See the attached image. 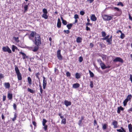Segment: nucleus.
Listing matches in <instances>:
<instances>
[{
    "label": "nucleus",
    "mask_w": 132,
    "mask_h": 132,
    "mask_svg": "<svg viewBox=\"0 0 132 132\" xmlns=\"http://www.w3.org/2000/svg\"><path fill=\"white\" fill-rule=\"evenodd\" d=\"M39 46H37L36 45L34 47V49H33L32 51L34 52H35L37 51L38 50L39 48Z\"/></svg>",
    "instance_id": "obj_26"
},
{
    "label": "nucleus",
    "mask_w": 132,
    "mask_h": 132,
    "mask_svg": "<svg viewBox=\"0 0 132 132\" xmlns=\"http://www.w3.org/2000/svg\"><path fill=\"white\" fill-rule=\"evenodd\" d=\"M97 61L100 64L101 63H102V61L100 59H98L97 60Z\"/></svg>",
    "instance_id": "obj_56"
},
{
    "label": "nucleus",
    "mask_w": 132,
    "mask_h": 132,
    "mask_svg": "<svg viewBox=\"0 0 132 132\" xmlns=\"http://www.w3.org/2000/svg\"><path fill=\"white\" fill-rule=\"evenodd\" d=\"M103 19L105 21H110L113 19V16H109L106 14H104L102 16Z\"/></svg>",
    "instance_id": "obj_4"
},
{
    "label": "nucleus",
    "mask_w": 132,
    "mask_h": 132,
    "mask_svg": "<svg viewBox=\"0 0 132 132\" xmlns=\"http://www.w3.org/2000/svg\"><path fill=\"white\" fill-rule=\"evenodd\" d=\"M24 8L25 11H27L28 9V5H25L24 6Z\"/></svg>",
    "instance_id": "obj_49"
},
{
    "label": "nucleus",
    "mask_w": 132,
    "mask_h": 132,
    "mask_svg": "<svg viewBox=\"0 0 132 132\" xmlns=\"http://www.w3.org/2000/svg\"><path fill=\"white\" fill-rule=\"evenodd\" d=\"M132 97V96L131 94L128 95L126 98V99L128 100V101H130Z\"/></svg>",
    "instance_id": "obj_32"
},
{
    "label": "nucleus",
    "mask_w": 132,
    "mask_h": 132,
    "mask_svg": "<svg viewBox=\"0 0 132 132\" xmlns=\"http://www.w3.org/2000/svg\"><path fill=\"white\" fill-rule=\"evenodd\" d=\"M12 51L13 52H14L15 51V45H12Z\"/></svg>",
    "instance_id": "obj_48"
},
{
    "label": "nucleus",
    "mask_w": 132,
    "mask_h": 132,
    "mask_svg": "<svg viewBox=\"0 0 132 132\" xmlns=\"http://www.w3.org/2000/svg\"><path fill=\"white\" fill-rule=\"evenodd\" d=\"M94 125L95 126L96 125H97V123L96 120H94Z\"/></svg>",
    "instance_id": "obj_62"
},
{
    "label": "nucleus",
    "mask_w": 132,
    "mask_h": 132,
    "mask_svg": "<svg viewBox=\"0 0 132 132\" xmlns=\"http://www.w3.org/2000/svg\"><path fill=\"white\" fill-rule=\"evenodd\" d=\"M15 70L18 79L19 80H22V78L21 74L20 72L18 67L16 65H15Z\"/></svg>",
    "instance_id": "obj_2"
},
{
    "label": "nucleus",
    "mask_w": 132,
    "mask_h": 132,
    "mask_svg": "<svg viewBox=\"0 0 132 132\" xmlns=\"http://www.w3.org/2000/svg\"><path fill=\"white\" fill-rule=\"evenodd\" d=\"M61 50H58L57 52V56L58 59L59 60H62V56L61 53Z\"/></svg>",
    "instance_id": "obj_7"
},
{
    "label": "nucleus",
    "mask_w": 132,
    "mask_h": 132,
    "mask_svg": "<svg viewBox=\"0 0 132 132\" xmlns=\"http://www.w3.org/2000/svg\"><path fill=\"white\" fill-rule=\"evenodd\" d=\"M74 18L75 19H78L79 18L78 15L77 14L75 15Z\"/></svg>",
    "instance_id": "obj_51"
},
{
    "label": "nucleus",
    "mask_w": 132,
    "mask_h": 132,
    "mask_svg": "<svg viewBox=\"0 0 132 132\" xmlns=\"http://www.w3.org/2000/svg\"><path fill=\"white\" fill-rule=\"evenodd\" d=\"M89 72L90 75V76L91 77H94V75L93 72H92L90 70H89Z\"/></svg>",
    "instance_id": "obj_35"
},
{
    "label": "nucleus",
    "mask_w": 132,
    "mask_h": 132,
    "mask_svg": "<svg viewBox=\"0 0 132 132\" xmlns=\"http://www.w3.org/2000/svg\"><path fill=\"white\" fill-rule=\"evenodd\" d=\"M128 127L129 132H132V125L131 123L128 125Z\"/></svg>",
    "instance_id": "obj_23"
},
{
    "label": "nucleus",
    "mask_w": 132,
    "mask_h": 132,
    "mask_svg": "<svg viewBox=\"0 0 132 132\" xmlns=\"http://www.w3.org/2000/svg\"><path fill=\"white\" fill-rule=\"evenodd\" d=\"M17 117V114L15 113L14 114V117L12 119V120L13 121H14L16 119Z\"/></svg>",
    "instance_id": "obj_30"
},
{
    "label": "nucleus",
    "mask_w": 132,
    "mask_h": 132,
    "mask_svg": "<svg viewBox=\"0 0 132 132\" xmlns=\"http://www.w3.org/2000/svg\"><path fill=\"white\" fill-rule=\"evenodd\" d=\"M2 50L3 52H7L9 53H12L11 50L9 47L7 46L6 47H3L2 48Z\"/></svg>",
    "instance_id": "obj_5"
},
{
    "label": "nucleus",
    "mask_w": 132,
    "mask_h": 132,
    "mask_svg": "<svg viewBox=\"0 0 132 132\" xmlns=\"http://www.w3.org/2000/svg\"><path fill=\"white\" fill-rule=\"evenodd\" d=\"M128 112L130 113V111L132 112V108H130L129 109H128L127 110Z\"/></svg>",
    "instance_id": "obj_64"
},
{
    "label": "nucleus",
    "mask_w": 132,
    "mask_h": 132,
    "mask_svg": "<svg viewBox=\"0 0 132 132\" xmlns=\"http://www.w3.org/2000/svg\"><path fill=\"white\" fill-rule=\"evenodd\" d=\"M121 34L120 36V37L121 38L123 39L125 37V35L123 34L122 33H121Z\"/></svg>",
    "instance_id": "obj_46"
},
{
    "label": "nucleus",
    "mask_w": 132,
    "mask_h": 132,
    "mask_svg": "<svg viewBox=\"0 0 132 132\" xmlns=\"http://www.w3.org/2000/svg\"><path fill=\"white\" fill-rule=\"evenodd\" d=\"M112 40L109 38L106 39V41L108 43L109 45H111L112 44Z\"/></svg>",
    "instance_id": "obj_33"
},
{
    "label": "nucleus",
    "mask_w": 132,
    "mask_h": 132,
    "mask_svg": "<svg viewBox=\"0 0 132 132\" xmlns=\"http://www.w3.org/2000/svg\"><path fill=\"white\" fill-rule=\"evenodd\" d=\"M15 40L16 41V42L18 43L19 42V37H17L16 38L14 37Z\"/></svg>",
    "instance_id": "obj_58"
},
{
    "label": "nucleus",
    "mask_w": 132,
    "mask_h": 132,
    "mask_svg": "<svg viewBox=\"0 0 132 132\" xmlns=\"http://www.w3.org/2000/svg\"><path fill=\"white\" fill-rule=\"evenodd\" d=\"M66 76L68 77H69L71 76V74L69 72H67L66 73Z\"/></svg>",
    "instance_id": "obj_53"
},
{
    "label": "nucleus",
    "mask_w": 132,
    "mask_h": 132,
    "mask_svg": "<svg viewBox=\"0 0 132 132\" xmlns=\"http://www.w3.org/2000/svg\"><path fill=\"white\" fill-rule=\"evenodd\" d=\"M129 18V19L131 21H132V17L131 16L130 14H128Z\"/></svg>",
    "instance_id": "obj_61"
},
{
    "label": "nucleus",
    "mask_w": 132,
    "mask_h": 132,
    "mask_svg": "<svg viewBox=\"0 0 132 132\" xmlns=\"http://www.w3.org/2000/svg\"><path fill=\"white\" fill-rule=\"evenodd\" d=\"M19 53L20 54L22 55V58L23 60H24L26 59H28L29 58V56H27L25 53L22 52H19Z\"/></svg>",
    "instance_id": "obj_9"
},
{
    "label": "nucleus",
    "mask_w": 132,
    "mask_h": 132,
    "mask_svg": "<svg viewBox=\"0 0 132 132\" xmlns=\"http://www.w3.org/2000/svg\"><path fill=\"white\" fill-rule=\"evenodd\" d=\"M86 29L87 31H90V28H89L88 26H87L86 27Z\"/></svg>",
    "instance_id": "obj_63"
},
{
    "label": "nucleus",
    "mask_w": 132,
    "mask_h": 132,
    "mask_svg": "<svg viewBox=\"0 0 132 132\" xmlns=\"http://www.w3.org/2000/svg\"><path fill=\"white\" fill-rule=\"evenodd\" d=\"M100 65L102 69H106V66L105 64L102 62L100 64Z\"/></svg>",
    "instance_id": "obj_21"
},
{
    "label": "nucleus",
    "mask_w": 132,
    "mask_h": 132,
    "mask_svg": "<svg viewBox=\"0 0 132 132\" xmlns=\"http://www.w3.org/2000/svg\"><path fill=\"white\" fill-rule=\"evenodd\" d=\"M66 123V119L65 118L63 119L61 121V124H65Z\"/></svg>",
    "instance_id": "obj_38"
},
{
    "label": "nucleus",
    "mask_w": 132,
    "mask_h": 132,
    "mask_svg": "<svg viewBox=\"0 0 132 132\" xmlns=\"http://www.w3.org/2000/svg\"><path fill=\"white\" fill-rule=\"evenodd\" d=\"M54 72L55 74L56 75H58L59 73V70L56 68H54Z\"/></svg>",
    "instance_id": "obj_34"
},
{
    "label": "nucleus",
    "mask_w": 132,
    "mask_h": 132,
    "mask_svg": "<svg viewBox=\"0 0 132 132\" xmlns=\"http://www.w3.org/2000/svg\"><path fill=\"white\" fill-rule=\"evenodd\" d=\"M32 124L34 125L35 129L37 127V123L35 121H33L32 122Z\"/></svg>",
    "instance_id": "obj_41"
},
{
    "label": "nucleus",
    "mask_w": 132,
    "mask_h": 132,
    "mask_svg": "<svg viewBox=\"0 0 132 132\" xmlns=\"http://www.w3.org/2000/svg\"><path fill=\"white\" fill-rule=\"evenodd\" d=\"M7 97L10 100H12L13 98V94L12 93H8L7 95Z\"/></svg>",
    "instance_id": "obj_18"
},
{
    "label": "nucleus",
    "mask_w": 132,
    "mask_h": 132,
    "mask_svg": "<svg viewBox=\"0 0 132 132\" xmlns=\"http://www.w3.org/2000/svg\"><path fill=\"white\" fill-rule=\"evenodd\" d=\"M47 121L45 119H43V120L42 124L43 125H46V123L47 122Z\"/></svg>",
    "instance_id": "obj_39"
},
{
    "label": "nucleus",
    "mask_w": 132,
    "mask_h": 132,
    "mask_svg": "<svg viewBox=\"0 0 132 132\" xmlns=\"http://www.w3.org/2000/svg\"><path fill=\"white\" fill-rule=\"evenodd\" d=\"M42 11L44 13L43 14H47L48 13V12L47 10L46 9L44 8L43 9Z\"/></svg>",
    "instance_id": "obj_40"
},
{
    "label": "nucleus",
    "mask_w": 132,
    "mask_h": 132,
    "mask_svg": "<svg viewBox=\"0 0 132 132\" xmlns=\"http://www.w3.org/2000/svg\"><path fill=\"white\" fill-rule=\"evenodd\" d=\"M40 75V74L39 72H38L36 73L35 74V75L36 76V78L38 79L39 80V75Z\"/></svg>",
    "instance_id": "obj_44"
},
{
    "label": "nucleus",
    "mask_w": 132,
    "mask_h": 132,
    "mask_svg": "<svg viewBox=\"0 0 132 132\" xmlns=\"http://www.w3.org/2000/svg\"><path fill=\"white\" fill-rule=\"evenodd\" d=\"M113 61L114 62H119L122 63H123V60L120 57H117L115 59L113 60Z\"/></svg>",
    "instance_id": "obj_6"
},
{
    "label": "nucleus",
    "mask_w": 132,
    "mask_h": 132,
    "mask_svg": "<svg viewBox=\"0 0 132 132\" xmlns=\"http://www.w3.org/2000/svg\"><path fill=\"white\" fill-rule=\"evenodd\" d=\"M39 86V90H40V93H39V96H41V97L42 98L43 96V90L42 89V86L40 84V82Z\"/></svg>",
    "instance_id": "obj_11"
},
{
    "label": "nucleus",
    "mask_w": 132,
    "mask_h": 132,
    "mask_svg": "<svg viewBox=\"0 0 132 132\" xmlns=\"http://www.w3.org/2000/svg\"><path fill=\"white\" fill-rule=\"evenodd\" d=\"M109 35H108L106 36H105L104 38H102V39L103 40H106L107 39L109 38Z\"/></svg>",
    "instance_id": "obj_45"
},
{
    "label": "nucleus",
    "mask_w": 132,
    "mask_h": 132,
    "mask_svg": "<svg viewBox=\"0 0 132 132\" xmlns=\"http://www.w3.org/2000/svg\"><path fill=\"white\" fill-rule=\"evenodd\" d=\"M113 9L115 11L117 12L115 13V15L117 16H119L122 14V11L121 9H119L118 7H114Z\"/></svg>",
    "instance_id": "obj_3"
},
{
    "label": "nucleus",
    "mask_w": 132,
    "mask_h": 132,
    "mask_svg": "<svg viewBox=\"0 0 132 132\" xmlns=\"http://www.w3.org/2000/svg\"><path fill=\"white\" fill-rule=\"evenodd\" d=\"M27 80L28 81V84L30 85V86L32 84V80L30 77H28Z\"/></svg>",
    "instance_id": "obj_22"
},
{
    "label": "nucleus",
    "mask_w": 132,
    "mask_h": 132,
    "mask_svg": "<svg viewBox=\"0 0 132 132\" xmlns=\"http://www.w3.org/2000/svg\"><path fill=\"white\" fill-rule=\"evenodd\" d=\"M83 60V58L82 56H80L79 58V61L80 62H81Z\"/></svg>",
    "instance_id": "obj_47"
},
{
    "label": "nucleus",
    "mask_w": 132,
    "mask_h": 132,
    "mask_svg": "<svg viewBox=\"0 0 132 132\" xmlns=\"http://www.w3.org/2000/svg\"><path fill=\"white\" fill-rule=\"evenodd\" d=\"M64 104L67 107L70 106L71 104V103L70 101H68L66 100H65L64 101Z\"/></svg>",
    "instance_id": "obj_16"
},
{
    "label": "nucleus",
    "mask_w": 132,
    "mask_h": 132,
    "mask_svg": "<svg viewBox=\"0 0 132 132\" xmlns=\"http://www.w3.org/2000/svg\"><path fill=\"white\" fill-rule=\"evenodd\" d=\"M80 86V85L79 83H76L73 84L72 87L73 88H76L79 87Z\"/></svg>",
    "instance_id": "obj_20"
},
{
    "label": "nucleus",
    "mask_w": 132,
    "mask_h": 132,
    "mask_svg": "<svg viewBox=\"0 0 132 132\" xmlns=\"http://www.w3.org/2000/svg\"><path fill=\"white\" fill-rule=\"evenodd\" d=\"M61 23L60 18H59L57 19V26L58 28H60L61 27Z\"/></svg>",
    "instance_id": "obj_14"
},
{
    "label": "nucleus",
    "mask_w": 132,
    "mask_h": 132,
    "mask_svg": "<svg viewBox=\"0 0 132 132\" xmlns=\"http://www.w3.org/2000/svg\"><path fill=\"white\" fill-rule=\"evenodd\" d=\"M92 24L90 23L89 22H87L86 24V26H88L89 25H90V26L92 27Z\"/></svg>",
    "instance_id": "obj_57"
},
{
    "label": "nucleus",
    "mask_w": 132,
    "mask_h": 132,
    "mask_svg": "<svg viewBox=\"0 0 132 132\" xmlns=\"http://www.w3.org/2000/svg\"><path fill=\"white\" fill-rule=\"evenodd\" d=\"M47 14L46 13L43 14L42 15V17L45 19H47L48 18V16Z\"/></svg>",
    "instance_id": "obj_28"
},
{
    "label": "nucleus",
    "mask_w": 132,
    "mask_h": 132,
    "mask_svg": "<svg viewBox=\"0 0 132 132\" xmlns=\"http://www.w3.org/2000/svg\"><path fill=\"white\" fill-rule=\"evenodd\" d=\"M43 88L44 89H45L46 88V86L47 85V81L45 80V77H43Z\"/></svg>",
    "instance_id": "obj_10"
},
{
    "label": "nucleus",
    "mask_w": 132,
    "mask_h": 132,
    "mask_svg": "<svg viewBox=\"0 0 132 132\" xmlns=\"http://www.w3.org/2000/svg\"><path fill=\"white\" fill-rule=\"evenodd\" d=\"M6 99V96L5 95H3V101H5Z\"/></svg>",
    "instance_id": "obj_60"
},
{
    "label": "nucleus",
    "mask_w": 132,
    "mask_h": 132,
    "mask_svg": "<svg viewBox=\"0 0 132 132\" xmlns=\"http://www.w3.org/2000/svg\"><path fill=\"white\" fill-rule=\"evenodd\" d=\"M4 86L6 88L9 89L10 87V84L9 82H5L4 84Z\"/></svg>",
    "instance_id": "obj_17"
},
{
    "label": "nucleus",
    "mask_w": 132,
    "mask_h": 132,
    "mask_svg": "<svg viewBox=\"0 0 132 132\" xmlns=\"http://www.w3.org/2000/svg\"><path fill=\"white\" fill-rule=\"evenodd\" d=\"M36 32L32 31L29 35V39L31 40L32 39V37L33 38L35 35H36Z\"/></svg>",
    "instance_id": "obj_8"
},
{
    "label": "nucleus",
    "mask_w": 132,
    "mask_h": 132,
    "mask_svg": "<svg viewBox=\"0 0 132 132\" xmlns=\"http://www.w3.org/2000/svg\"><path fill=\"white\" fill-rule=\"evenodd\" d=\"M90 86L91 88L93 87V83L92 81H90Z\"/></svg>",
    "instance_id": "obj_54"
},
{
    "label": "nucleus",
    "mask_w": 132,
    "mask_h": 132,
    "mask_svg": "<svg viewBox=\"0 0 132 132\" xmlns=\"http://www.w3.org/2000/svg\"><path fill=\"white\" fill-rule=\"evenodd\" d=\"M85 13V12L83 11H81L80 12V14L82 15H84Z\"/></svg>",
    "instance_id": "obj_55"
},
{
    "label": "nucleus",
    "mask_w": 132,
    "mask_h": 132,
    "mask_svg": "<svg viewBox=\"0 0 132 132\" xmlns=\"http://www.w3.org/2000/svg\"><path fill=\"white\" fill-rule=\"evenodd\" d=\"M33 41L35 45L36 46H40L42 44L40 36L38 34L35 36L34 40Z\"/></svg>",
    "instance_id": "obj_1"
},
{
    "label": "nucleus",
    "mask_w": 132,
    "mask_h": 132,
    "mask_svg": "<svg viewBox=\"0 0 132 132\" xmlns=\"http://www.w3.org/2000/svg\"><path fill=\"white\" fill-rule=\"evenodd\" d=\"M61 19L62 21V23L64 25H66L67 24V22L66 21V20L63 19V18L62 17H61Z\"/></svg>",
    "instance_id": "obj_25"
},
{
    "label": "nucleus",
    "mask_w": 132,
    "mask_h": 132,
    "mask_svg": "<svg viewBox=\"0 0 132 132\" xmlns=\"http://www.w3.org/2000/svg\"><path fill=\"white\" fill-rule=\"evenodd\" d=\"M112 124L114 128H116L118 127V122L116 120H114L112 122Z\"/></svg>",
    "instance_id": "obj_12"
},
{
    "label": "nucleus",
    "mask_w": 132,
    "mask_h": 132,
    "mask_svg": "<svg viewBox=\"0 0 132 132\" xmlns=\"http://www.w3.org/2000/svg\"><path fill=\"white\" fill-rule=\"evenodd\" d=\"M128 101V100L126 98L125 99L123 102L124 106H126V105Z\"/></svg>",
    "instance_id": "obj_31"
},
{
    "label": "nucleus",
    "mask_w": 132,
    "mask_h": 132,
    "mask_svg": "<svg viewBox=\"0 0 132 132\" xmlns=\"http://www.w3.org/2000/svg\"><path fill=\"white\" fill-rule=\"evenodd\" d=\"M13 107L14 109L15 110H16V104L15 103H14L13 104Z\"/></svg>",
    "instance_id": "obj_59"
},
{
    "label": "nucleus",
    "mask_w": 132,
    "mask_h": 132,
    "mask_svg": "<svg viewBox=\"0 0 132 132\" xmlns=\"http://www.w3.org/2000/svg\"><path fill=\"white\" fill-rule=\"evenodd\" d=\"M120 5L122 6H123V5L122 3V2H119L117 4V5L119 6Z\"/></svg>",
    "instance_id": "obj_50"
},
{
    "label": "nucleus",
    "mask_w": 132,
    "mask_h": 132,
    "mask_svg": "<svg viewBox=\"0 0 132 132\" xmlns=\"http://www.w3.org/2000/svg\"><path fill=\"white\" fill-rule=\"evenodd\" d=\"M102 36L103 37H105L106 36V34L105 32L102 31L101 32Z\"/></svg>",
    "instance_id": "obj_42"
},
{
    "label": "nucleus",
    "mask_w": 132,
    "mask_h": 132,
    "mask_svg": "<svg viewBox=\"0 0 132 132\" xmlns=\"http://www.w3.org/2000/svg\"><path fill=\"white\" fill-rule=\"evenodd\" d=\"M120 128L121 129H117V131L118 132H126V130L123 127H121Z\"/></svg>",
    "instance_id": "obj_19"
},
{
    "label": "nucleus",
    "mask_w": 132,
    "mask_h": 132,
    "mask_svg": "<svg viewBox=\"0 0 132 132\" xmlns=\"http://www.w3.org/2000/svg\"><path fill=\"white\" fill-rule=\"evenodd\" d=\"M76 78L77 79H79L80 78L79 74L78 73H76L75 74Z\"/></svg>",
    "instance_id": "obj_37"
},
{
    "label": "nucleus",
    "mask_w": 132,
    "mask_h": 132,
    "mask_svg": "<svg viewBox=\"0 0 132 132\" xmlns=\"http://www.w3.org/2000/svg\"><path fill=\"white\" fill-rule=\"evenodd\" d=\"M73 24L72 23H70L69 24H68L67 25V27L69 29H70L72 27Z\"/></svg>",
    "instance_id": "obj_29"
},
{
    "label": "nucleus",
    "mask_w": 132,
    "mask_h": 132,
    "mask_svg": "<svg viewBox=\"0 0 132 132\" xmlns=\"http://www.w3.org/2000/svg\"><path fill=\"white\" fill-rule=\"evenodd\" d=\"M108 127V125L107 124L104 123L102 125V128L103 130L106 129Z\"/></svg>",
    "instance_id": "obj_24"
},
{
    "label": "nucleus",
    "mask_w": 132,
    "mask_h": 132,
    "mask_svg": "<svg viewBox=\"0 0 132 132\" xmlns=\"http://www.w3.org/2000/svg\"><path fill=\"white\" fill-rule=\"evenodd\" d=\"M43 126H44L43 127V128L45 131H46L47 129L48 126L46 125H45Z\"/></svg>",
    "instance_id": "obj_43"
},
{
    "label": "nucleus",
    "mask_w": 132,
    "mask_h": 132,
    "mask_svg": "<svg viewBox=\"0 0 132 132\" xmlns=\"http://www.w3.org/2000/svg\"><path fill=\"white\" fill-rule=\"evenodd\" d=\"M64 32L67 34H69L70 32V31L69 30H64Z\"/></svg>",
    "instance_id": "obj_52"
},
{
    "label": "nucleus",
    "mask_w": 132,
    "mask_h": 132,
    "mask_svg": "<svg viewBox=\"0 0 132 132\" xmlns=\"http://www.w3.org/2000/svg\"><path fill=\"white\" fill-rule=\"evenodd\" d=\"M82 39L80 37H78L76 39V42L78 43H80L81 42Z\"/></svg>",
    "instance_id": "obj_27"
},
{
    "label": "nucleus",
    "mask_w": 132,
    "mask_h": 132,
    "mask_svg": "<svg viewBox=\"0 0 132 132\" xmlns=\"http://www.w3.org/2000/svg\"><path fill=\"white\" fill-rule=\"evenodd\" d=\"M27 90L28 91L30 92V93H35V91L33 90L32 89L30 88H28L27 89Z\"/></svg>",
    "instance_id": "obj_36"
},
{
    "label": "nucleus",
    "mask_w": 132,
    "mask_h": 132,
    "mask_svg": "<svg viewBox=\"0 0 132 132\" xmlns=\"http://www.w3.org/2000/svg\"><path fill=\"white\" fill-rule=\"evenodd\" d=\"M124 110V109L121 106L118 107L117 108V113L118 114H120L121 111H123Z\"/></svg>",
    "instance_id": "obj_13"
},
{
    "label": "nucleus",
    "mask_w": 132,
    "mask_h": 132,
    "mask_svg": "<svg viewBox=\"0 0 132 132\" xmlns=\"http://www.w3.org/2000/svg\"><path fill=\"white\" fill-rule=\"evenodd\" d=\"M90 19L93 21H95L97 20V18L95 15L94 14L92 15L90 17Z\"/></svg>",
    "instance_id": "obj_15"
}]
</instances>
